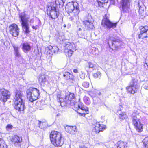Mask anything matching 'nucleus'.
Masks as SVG:
<instances>
[{
	"label": "nucleus",
	"mask_w": 148,
	"mask_h": 148,
	"mask_svg": "<svg viewBox=\"0 0 148 148\" xmlns=\"http://www.w3.org/2000/svg\"><path fill=\"white\" fill-rule=\"evenodd\" d=\"M49 138L51 143L56 147H61L64 143V138L60 132L52 130L50 132Z\"/></svg>",
	"instance_id": "nucleus-1"
},
{
	"label": "nucleus",
	"mask_w": 148,
	"mask_h": 148,
	"mask_svg": "<svg viewBox=\"0 0 148 148\" xmlns=\"http://www.w3.org/2000/svg\"><path fill=\"white\" fill-rule=\"evenodd\" d=\"M131 117L132 125L136 130L138 133L143 131V125L141 122V116L137 111L134 110L132 113Z\"/></svg>",
	"instance_id": "nucleus-2"
},
{
	"label": "nucleus",
	"mask_w": 148,
	"mask_h": 148,
	"mask_svg": "<svg viewBox=\"0 0 148 148\" xmlns=\"http://www.w3.org/2000/svg\"><path fill=\"white\" fill-rule=\"evenodd\" d=\"M23 94L19 90H17L15 93L14 98V108L18 111H23L25 109L24 103L22 99Z\"/></svg>",
	"instance_id": "nucleus-3"
},
{
	"label": "nucleus",
	"mask_w": 148,
	"mask_h": 148,
	"mask_svg": "<svg viewBox=\"0 0 148 148\" xmlns=\"http://www.w3.org/2000/svg\"><path fill=\"white\" fill-rule=\"evenodd\" d=\"M26 94L28 101L31 103H33L40 98V90L38 89L35 87L29 88L26 90Z\"/></svg>",
	"instance_id": "nucleus-4"
},
{
	"label": "nucleus",
	"mask_w": 148,
	"mask_h": 148,
	"mask_svg": "<svg viewBox=\"0 0 148 148\" xmlns=\"http://www.w3.org/2000/svg\"><path fill=\"white\" fill-rule=\"evenodd\" d=\"M75 99V96L74 93H70L66 95L64 99L61 97H57V99L60 105L62 107L65 106L73 103Z\"/></svg>",
	"instance_id": "nucleus-5"
},
{
	"label": "nucleus",
	"mask_w": 148,
	"mask_h": 148,
	"mask_svg": "<svg viewBox=\"0 0 148 148\" xmlns=\"http://www.w3.org/2000/svg\"><path fill=\"white\" fill-rule=\"evenodd\" d=\"M25 14L19 15V17L20 18L22 29L24 30L25 33L26 34H29L30 31L29 29L28 23L29 17H26Z\"/></svg>",
	"instance_id": "nucleus-6"
},
{
	"label": "nucleus",
	"mask_w": 148,
	"mask_h": 148,
	"mask_svg": "<svg viewBox=\"0 0 148 148\" xmlns=\"http://www.w3.org/2000/svg\"><path fill=\"white\" fill-rule=\"evenodd\" d=\"M101 24L102 26L106 27L108 29L115 28L117 25V23H112L109 20L106 14L103 16Z\"/></svg>",
	"instance_id": "nucleus-7"
},
{
	"label": "nucleus",
	"mask_w": 148,
	"mask_h": 148,
	"mask_svg": "<svg viewBox=\"0 0 148 148\" xmlns=\"http://www.w3.org/2000/svg\"><path fill=\"white\" fill-rule=\"evenodd\" d=\"M137 81L134 79H132L130 85L127 86L126 89L128 92L134 94L136 93L138 90V88L136 84Z\"/></svg>",
	"instance_id": "nucleus-8"
},
{
	"label": "nucleus",
	"mask_w": 148,
	"mask_h": 148,
	"mask_svg": "<svg viewBox=\"0 0 148 148\" xmlns=\"http://www.w3.org/2000/svg\"><path fill=\"white\" fill-rule=\"evenodd\" d=\"M8 28L9 32L12 36L16 37L19 35L20 29L16 24H12L9 25Z\"/></svg>",
	"instance_id": "nucleus-9"
},
{
	"label": "nucleus",
	"mask_w": 148,
	"mask_h": 148,
	"mask_svg": "<svg viewBox=\"0 0 148 148\" xmlns=\"http://www.w3.org/2000/svg\"><path fill=\"white\" fill-rule=\"evenodd\" d=\"M140 33L138 34L139 39H144L148 38V26L146 25L139 26Z\"/></svg>",
	"instance_id": "nucleus-10"
},
{
	"label": "nucleus",
	"mask_w": 148,
	"mask_h": 148,
	"mask_svg": "<svg viewBox=\"0 0 148 148\" xmlns=\"http://www.w3.org/2000/svg\"><path fill=\"white\" fill-rule=\"evenodd\" d=\"M0 92L1 95L0 100L2 102L5 103L10 98L11 94L8 90L5 89H0Z\"/></svg>",
	"instance_id": "nucleus-11"
},
{
	"label": "nucleus",
	"mask_w": 148,
	"mask_h": 148,
	"mask_svg": "<svg viewBox=\"0 0 148 148\" xmlns=\"http://www.w3.org/2000/svg\"><path fill=\"white\" fill-rule=\"evenodd\" d=\"M131 2L132 0H121L120 4L122 11L125 13L129 12Z\"/></svg>",
	"instance_id": "nucleus-12"
},
{
	"label": "nucleus",
	"mask_w": 148,
	"mask_h": 148,
	"mask_svg": "<svg viewBox=\"0 0 148 148\" xmlns=\"http://www.w3.org/2000/svg\"><path fill=\"white\" fill-rule=\"evenodd\" d=\"M93 130L96 134H98L100 132H102L107 129L106 125L101 124L99 122H96L94 125Z\"/></svg>",
	"instance_id": "nucleus-13"
},
{
	"label": "nucleus",
	"mask_w": 148,
	"mask_h": 148,
	"mask_svg": "<svg viewBox=\"0 0 148 148\" xmlns=\"http://www.w3.org/2000/svg\"><path fill=\"white\" fill-rule=\"evenodd\" d=\"M10 141L14 146L21 147V143L23 141V139L22 136L15 135L10 139Z\"/></svg>",
	"instance_id": "nucleus-14"
},
{
	"label": "nucleus",
	"mask_w": 148,
	"mask_h": 148,
	"mask_svg": "<svg viewBox=\"0 0 148 148\" xmlns=\"http://www.w3.org/2000/svg\"><path fill=\"white\" fill-rule=\"evenodd\" d=\"M63 76L64 79L67 82L69 83H73L75 81V77L73 74L69 72H65L63 73Z\"/></svg>",
	"instance_id": "nucleus-15"
},
{
	"label": "nucleus",
	"mask_w": 148,
	"mask_h": 148,
	"mask_svg": "<svg viewBox=\"0 0 148 148\" xmlns=\"http://www.w3.org/2000/svg\"><path fill=\"white\" fill-rule=\"evenodd\" d=\"M78 107L79 108L84 112L83 113L78 112V114L80 116L85 117L86 114H89V111L88 107L82 104L78 105Z\"/></svg>",
	"instance_id": "nucleus-16"
},
{
	"label": "nucleus",
	"mask_w": 148,
	"mask_h": 148,
	"mask_svg": "<svg viewBox=\"0 0 148 148\" xmlns=\"http://www.w3.org/2000/svg\"><path fill=\"white\" fill-rule=\"evenodd\" d=\"M114 148H128L127 143L126 141L121 140L118 141L115 144L114 146Z\"/></svg>",
	"instance_id": "nucleus-17"
},
{
	"label": "nucleus",
	"mask_w": 148,
	"mask_h": 148,
	"mask_svg": "<svg viewBox=\"0 0 148 148\" xmlns=\"http://www.w3.org/2000/svg\"><path fill=\"white\" fill-rule=\"evenodd\" d=\"M66 131L68 133L72 134H75L77 132L76 126L66 125L65 127Z\"/></svg>",
	"instance_id": "nucleus-18"
},
{
	"label": "nucleus",
	"mask_w": 148,
	"mask_h": 148,
	"mask_svg": "<svg viewBox=\"0 0 148 148\" xmlns=\"http://www.w3.org/2000/svg\"><path fill=\"white\" fill-rule=\"evenodd\" d=\"M83 23L85 27L88 30L93 29L94 27L93 23L89 20L84 21Z\"/></svg>",
	"instance_id": "nucleus-19"
},
{
	"label": "nucleus",
	"mask_w": 148,
	"mask_h": 148,
	"mask_svg": "<svg viewBox=\"0 0 148 148\" xmlns=\"http://www.w3.org/2000/svg\"><path fill=\"white\" fill-rule=\"evenodd\" d=\"M47 13L49 18L52 20H54L58 18V15L57 11L51 12L48 11V12H47Z\"/></svg>",
	"instance_id": "nucleus-20"
},
{
	"label": "nucleus",
	"mask_w": 148,
	"mask_h": 148,
	"mask_svg": "<svg viewBox=\"0 0 148 148\" xmlns=\"http://www.w3.org/2000/svg\"><path fill=\"white\" fill-rule=\"evenodd\" d=\"M22 49L25 53L27 52L30 51L31 47L30 45L27 42H25L22 44Z\"/></svg>",
	"instance_id": "nucleus-21"
},
{
	"label": "nucleus",
	"mask_w": 148,
	"mask_h": 148,
	"mask_svg": "<svg viewBox=\"0 0 148 148\" xmlns=\"http://www.w3.org/2000/svg\"><path fill=\"white\" fill-rule=\"evenodd\" d=\"M38 80L40 85L44 86L47 81L46 76L44 74L40 75L39 76Z\"/></svg>",
	"instance_id": "nucleus-22"
},
{
	"label": "nucleus",
	"mask_w": 148,
	"mask_h": 148,
	"mask_svg": "<svg viewBox=\"0 0 148 148\" xmlns=\"http://www.w3.org/2000/svg\"><path fill=\"white\" fill-rule=\"evenodd\" d=\"M75 3L77 2L72 1V3H69L66 5V9L68 12L71 13L73 11L74 8L75 7L74 5Z\"/></svg>",
	"instance_id": "nucleus-23"
},
{
	"label": "nucleus",
	"mask_w": 148,
	"mask_h": 148,
	"mask_svg": "<svg viewBox=\"0 0 148 148\" xmlns=\"http://www.w3.org/2000/svg\"><path fill=\"white\" fill-rule=\"evenodd\" d=\"M74 5L75 7L72 12L73 15L75 17H78V14L80 12L79 5L77 3H75Z\"/></svg>",
	"instance_id": "nucleus-24"
},
{
	"label": "nucleus",
	"mask_w": 148,
	"mask_h": 148,
	"mask_svg": "<svg viewBox=\"0 0 148 148\" xmlns=\"http://www.w3.org/2000/svg\"><path fill=\"white\" fill-rule=\"evenodd\" d=\"M68 49L75 50V44L73 43L67 42L65 44L64 46V49Z\"/></svg>",
	"instance_id": "nucleus-25"
},
{
	"label": "nucleus",
	"mask_w": 148,
	"mask_h": 148,
	"mask_svg": "<svg viewBox=\"0 0 148 148\" xmlns=\"http://www.w3.org/2000/svg\"><path fill=\"white\" fill-rule=\"evenodd\" d=\"M118 113V117L119 119L121 121L127 119L128 118L126 113L124 111Z\"/></svg>",
	"instance_id": "nucleus-26"
},
{
	"label": "nucleus",
	"mask_w": 148,
	"mask_h": 148,
	"mask_svg": "<svg viewBox=\"0 0 148 148\" xmlns=\"http://www.w3.org/2000/svg\"><path fill=\"white\" fill-rule=\"evenodd\" d=\"M57 6H54V3L51 2L50 3V4L48 5L47 6V12L52 11H56L57 10Z\"/></svg>",
	"instance_id": "nucleus-27"
},
{
	"label": "nucleus",
	"mask_w": 148,
	"mask_h": 148,
	"mask_svg": "<svg viewBox=\"0 0 148 148\" xmlns=\"http://www.w3.org/2000/svg\"><path fill=\"white\" fill-rule=\"evenodd\" d=\"M98 6L100 8H105L108 2V0H96Z\"/></svg>",
	"instance_id": "nucleus-28"
},
{
	"label": "nucleus",
	"mask_w": 148,
	"mask_h": 148,
	"mask_svg": "<svg viewBox=\"0 0 148 148\" xmlns=\"http://www.w3.org/2000/svg\"><path fill=\"white\" fill-rule=\"evenodd\" d=\"M121 42V40L119 39H114L112 40V46L113 47L112 50H117L119 47H121V45H120L118 47V46H116L114 43V42H118L120 43Z\"/></svg>",
	"instance_id": "nucleus-29"
},
{
	"label": "nucleus",
	"mask_w": 148,
	"mask_h": 148,
	"mask_svg": "<svg viewBox=\"0 0 148 148\" xmlns=\"http://www.w3.org/2000/svg\"><path fill=\"white\" fill-rule=\"evenodd\" d=\"M75 50H72L71 49L68 50L67 49H64V52L66 56L70 57L72 55L74 51Z\"/></svg>",
	"instance_id": "nucleus-30"
},
{
	"label": "nucleus",
	"mask_w": 148,
	"mask_h": 148,
	"mask_svg": "<svg viewBox=\"0 0 148 148\" xmlns=\"http://www.w3.org/2000/svg\"><path fill=\"white\" fill-rule=\"evenodd\" d=\"M144 148H148V136H146L142 141Z\"/></svg>",
	"instance_id": "nucleus-31"
},
{
	"label": "nucleus",
	"mask_w": 148,
	"mask_h": 148,
	"mask_svg": "<svg viewBox=\"0 0 148 148\" xmlns=\"http://www.w3.org/2000/svg\"><path fill=\"white\" fill-rule=\"evenodd\" d=\"M38 126L41 129H44L47 127V123L45 122H42L38 121Z\"/></svg>",
	"instance_id": "nucleus-32"
},
{
	"label": "nucleus",
	"mask_w": 148,
	"mask_h": 148,
	"mask_svg": "<svg viewBox=\"0 0 148 148\" xmlns=\"http://www.w3.org/2000/svg\"><path fill=\"white\" fill-rule=\"evenodd\" d=\"M49 49H51V51L54 53H57L59 51V48L56 46H49Z\"/></svg>",
	"instance_id": "nucleus-33"
},
{
	"label": "nucleus",
	"mask_w": 148,
	"mask_h": 148,
	"mask_svg": "<svg viewBox=\"0 0 148 148\" xmlns=\"http://www.w3.org/2000/svg\"><path fill=\"white\" fill-rule=\"evenodd\" d=\"M65 0H55V2L56 5L57 6L58 5L59 6V8H60V6H62L63 5Z\"/></svg>",
	"instance_id": "nucleus-34"
},
{
	"label": "nucleus",
	"mask_w": 148,
	"mask_h": 148,
	"mask_svg": "<svg viewBox=\"0 0 148 148\" xmlns=\"http://www.w3.org/2000/svg\"><path fill=\"white\" fill-rule=\"evenodd\" d=\"M83 101L87 105L90 104L91 103L89 97L85 96L83 98Z\"/></svg>",
	"instance_id": "nucleus-35"
},
{
	"label": "nucleus",
	"mask_w": 148,
	"mask_h": 148,
	"mask_svg": "<svg viewBox=\"0 0 148 148\" xmlns=\"http://www.w3.org/2000/svg\"><path fill=\"white\" fill-rule=\"evenodd\" d=\"M14 51L15 52V56L17 57H20L21 56V55L19 52L18 48V47H16L14 46H13Z\"/></svg>",
	"instance_id": "nucleus-36"
},
{
	"label": "nucleus",
	"mask_w": 148,
	"mask_h": 148,
	"mask_svg": "<svg viewBox=\"0 0 148 148\" xmlns=\"http://www.w3.org/2000/svg\"><path fill=\"white\" fill-rule=\"evenodd\" d=\"M77 34L79 37L81 38H85L86 37V34L84 32H78Z\"/></svg>",
	"instance_id": "nucleus-37"
},
{
	"label": "nucleus",
	"mask_w": 148,
	"mask_h": 148,
	"mask_svg": "<svg viewBox=\"0 0 148 148\" xmlns=\"http://www.w3.org/2000/svg\"><path fill=\"white\" fill-rule=\"evenodd\" d=\"M7 146L3 141L0 140V148H7Z\"/></svg>",
	"instance_id": "nucleus-38"
},
{
	"label": "nucleus",
	"mask_w": 148,
	"mask_h": 148,
	"mask_svg": "<svg viewBox=\"0 0 148 148\" xmlns=\"http://www.w3.org/2000/svg\"><path fill=\"white\" fill-rule=\"evenodd\" d=\"M93 76L95 78H99L101 76V73L99 72L98 71L94 73Z\"/></svg>",
	"instance_id": "nucleus-39"
},
{
	"label": "nucleus",
	"mask_w": 148,
	"mask_h": 148,
	"mask_svg": "<svg viewBox=\"0 0 148 148\" xmlns=\"http://www.w3.org/2000/svg\"><path fill=\"white\" fill-rule=\"evenodd\" d=\"M82 86L84 88H87L89 86V83L87 82H84L82 83Z\"/></svg>",
	"instance_id": "nucleus-40"
},
{
	"label": "nucleus",
	"mask_w": 148,
	"mask_h": 148,
	"mask_svg": "<svg viewBox=\"0 0 148 148\" xmlns=\"http://www.w3.org/2000/svg\"><path fill=\"white\" fill-rule=\"evenodd\" d=\"M144 66L146 69H148V59H146Z\"/></svg>",
	"instance_id": "nucleus-41"
},
{
	"label": "nucleus",
	"mask_w": 148,
	"mask_h": 148,
	"mask_svg": "<svg viewBox=\"0 0 148 148\" xmlns=\"http://www.w3.org/2000/svg\"><path fill=\"white\" fill-rule=\"evenodd\" d=\"M13 127V126L11 124H8L7 125L6 127V129L7 130H11L12 129Z\"/></svg>",
	"instance_id": "nucleus-42"
},
{
	"label": "nucleus",
	"mask_w": 148,
	"mask_h": 148,
	"mask_svg": "<svg viewBox=\"0 0 148 148\" xmlns=\"http://www.w3.org/2000/svg\"><path fill=\"white\" fill-rule=\"evenodd\" d=\"M89 67L90 68H93L95 67V65L91 62L88 63Z\"/></svg>",
	"instance_id": "nucleus-43"
},
{
	"label": "nucleus",
	"mask_w": 148,
	"mask_h": 148,
	"mask_svg": "<svg viewBox=\"0 0 148 148\" xmlns=\"http://www.w3.org/2000/svg\"><path fill=\"white\" fill-rule=\"evenodd\" d=\"M144 88L146 89H148V83H145L144 84Z\"/></svg>",
	"instance_id": "nucleus-44"
},
{
	"label": "nucleus",
	"mask_w": 148,
	"mask_h": 148,
	"mask_svg": "<svg viewBox=\"0 0 148 148\" xmlns=\"http://www.w3.org/2000/svg\"><path fill=\"white\" fill-rule=\"evenodd\" d=\"M79 148H88L85 145H80L79 146Z\"/></svg>",
	"instance_id": "nucleus-45"
},
{
	"label": "nucleus",
	"mask_w": 148,
	"mask_h": 148,
	"mask_svg": "<svg viewBox=\"0 0 148 148\" xmlns=\"http://www.w3.org/2000/svg\"><path fill=\"white\" fill-rule=\"evenodd\" d=\"M38 27V25H36V26H32V28L34 29L35 30L37 29V27Z\"/></svg>",
	"instance_id": "nucleus-46"
},
{
	"label": "nucleus",
	"mask_w": 148,
	"mask_h": 148,
	"mask_svg": "<svg viewBox=\"0 0 148 148\" xmlns=\"http://www.w3.org/2000/svg\"><path fill=\"white\" fill-rule=\"evenodd\" d=\"M73 72L74 73H76L78 72V70L77 69H74L73 70Z\"/></svg>",
	"instance_id": "nucleus-47"
},
{
	"label": "nucleus",
	"mask_w": 148,
	"mask_h": 148,
	"mask_svg": "<svg viewBox=\"0 0 148 148\" xmlns=\"http://www.w3.org/2000/svg\"><path fill=\"white\" fill-rule=\"evenodd\" d=\"M34 20L33 19H31L30 20V23H33L34 22Z\"/></svg>",
	"instance_id": "nucleus-48"
},
{
	"label": "nucleus",
	"mask_w": 148,
	"mask_h": 148,
	"mask_svg": "<svg viewBox=\"0 0 148 148\" xmlns=\"http://www.w3.org/2000/svg\"><path fill=\"white\" fill-rule=\"evenodd\" d=\"M110 1L112 3H114L115 2V0H110Z\"/></svg>",
	"instance_id": "nucleus-49"
},
{
	"label": "nucleus",
	"mask_w": 148,
	"mask_h": 148,
	"mask_svg": "<svg viewBox=\"0 0 148 148\" xmlns=\"http://www.w3.org/2000/svg\"><path fill=\"white\" fill-rule=\"evenodd\" d=\"M81 31H82V29L81 28H79L78 29V31H77V32H81Z\"/></svg>",
	"instance_id": "nucleus-50"
}]
</instances>
